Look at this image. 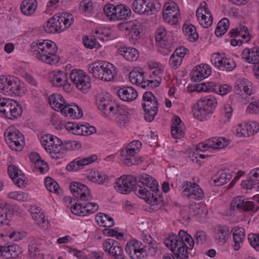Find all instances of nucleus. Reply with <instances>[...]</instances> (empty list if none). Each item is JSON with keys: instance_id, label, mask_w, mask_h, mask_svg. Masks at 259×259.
<instances>
[{"instance_id": "cd10ccee", "label": "nucleus", "mask_w": 259, "mask_h": 259, "mask_svg": "<svg viewBox=\"0 0 259 259\" xmlns=\"http://www.w3.org/2000/svg\"><path fill=\"white\" fill-rule=\"evenodd\" d=\"M8 172L14 183L18 187L24 186L25 184L24 175L15 165H10L8 166Z\"/></svg>"}, {"instance_id": "58836bf2", "label": "nucleus", "mask_w": 259, "mask_h": 259, "mask_svg": "<svg viewBox=\"0 0 259 259\" xmlns=\"http://www.w3.org/2000/svg\"><path fill=\"white\" fill-rule=\"evenodd\" d=\"M234 241V249L238 250L240 248L245 237V230L242 228L235 227L231 231Z\"/></svg>"}, {"instance_id": "5701e85b", "label": "nucleus", "mask_w": 259, "mask_h": 259, "mask_svg": "<svg viewBox=\"0 0 259 259\" xmlns=\"http://www.w3.org/2000/svg\"><path fill=\"white\" fill-rule=\"evenodd\" d=\"M211 62L215 67L223 71H230L236 66V63L233 59L223 58L220 56L212 58Z\"/></svg>"}, {"instance_id": "39448f33", "label": "nucleus", "mask_w": 259, "mask_h": 259, "mask_svg": "<svg viewBox=\"0 0 259 259\" xmlns=\"http://www.w3.org/2000/svg\"><path fill=\"white\" fill-rule=\"evenodd\" d=\"M217 104L216 99L213 96L201 98L197 102V107L193 109L194 116L200 120H204L208 114L212 113Z\"/></svg>"}, {"instance_id": "a19ab883", "label": "nucleus", "mask_w": 259, "mask_h": 259, "mask_svg": "<svg viewBox=\"0 0 259 259\" xmlns=\"http://www.w3.org/2000/svg\"><path fill=\"white\" fill-rule=\"evenodd\" d=\"M229 34L231 37H241L245 40V42H247L250 40L248 28L244 25H238L236 28L231 29Z\"/></svg>"}, {"instance_id": "f257e3e1", "label": "nucleus", "mask_w": 259, "mask_h": 259, "mask_svg": "<svg viewBox=\"0 0 259 259\" xmlns=\"http://www.w3.org/2000/svg\"><path fill=\"white\" fill-rule=\"evenodd\" d=\"M137 178L134 176H122L116 180L114 184V188L116 191L123 194L130 193L132 190H134L136 195L139 197L145 199L146 201H150L152 205H154L159 203L161 201V198L155 197L154 194H151L146 188H143L140 185H137Z\"/></svg>"}, {"instance_id": "72a5a7b5", "label": "nucleus", "mask_w": 259, "mask_h": 259, "mask_svg": "<svg viewBox=\"0 0 259 259\" xmlns=\"http://www.w3.org/2000/svg\"><path fill=\"white\" fill-rule=\"evenodd\" d=\"M232 177V172L229 170H220L213 176L212 179L215 185L222 186L230 181Z\"/></svg>"}, {"instance_id": "393cba45", "label": "nucleus", "mask_w": 259, "mask_h": 259, "mask_svg": "<svg viewBox=\"0 0 259 259\" xmlns=\"http://www.w3.org/2000/svg\"><path fill=\"white\" fill-rule=\"evenodd\" d=\"M97 159V156L95 155L86 158L78 157L68 164L66 169L68 171H77L94 162Z\"/></svg>"}, {"instance_id": "774afa93", "label": "nucleus", "mask_w": 259, "mask_h": 259, "mask_svg": "<svg viewBox=\"0 0 259 259\" xmlns=\"http://www.w3.org/2000/svg\"><path fill=\"white\" fill-rule=\"evenodd\" d=\"M195 239L197 245H202L206 242L207 234L203 231H198L195 235Z\"/></svg>"}, {"instance_id": "79ce46f5", "label": "nucleus", "mask_w": 259, "mask_h": 259, "mask_svg": "<svg viewBox=\"0 0 259 259\" xmlns=\"http://www.w3.org/2000/svg\"><path fill=\"white\" fill-rule=\"evenodd\" d=\"M229 236V229L226 226H218L215 230L214 238L218 243H224Z\"/></svg>"}, {"instance_id": "ea45409f", "label": "nucleus", "mask_w": 259, "mask_h": 259, "mask_svg": "<svg viewBox=\"0 0 259 259\" xmlns=\"http://www.w3.org/2000/svg\"><path fill=\"white\" fill-rule=\"evenodd\" d=\"M37 4L36 0H23L20 5L22 13L26 16L33 15L35 12Z\"/></svg>"}, {"instance_id": "4d7b16f0", "label": "nucleus", "mask_w": 259, "mask_h": 259, "mask_svg": "<svg viewBox=\"0 0 259 259\" xmlns=\"http://www.w3.org/2000/svg\"><path fill=\"white\" fill-rule=\"evenodd\" d=\"M81 145L79 142L75 141H68L62 142L63 154L66 151L76 150L81 148Z\"/></svg>"}, {"instance_id": "bb28decb", "label": "nucleus", "mask_w": 259, "mask_h": 259, "mask_svg": "<svg viewBox=\"0 0 259 259\" xmlns=\"http://www.w3.org/2000/svg\"><path fill=\"white\" fill-rule=\"evenodd\" d=\"M18 90L16 82L11 76H0V92L4 94L12 92L15 93Z\"/></svg>"}, {"instance_id": "1a4fd4ad", "label": "nucleus", "mask_w": 259, "mask_h": 259, "mask_svg": "<svg viewBox=\"0 0 259 259\" xmlns=\"http://www.w3.org/2000/svg\"><path fill=\"white\" fill-rule=\"evenodd\" d=\"M141 147V142L136 140L131 142L124 149L121 151V156L125 157L124 163L125 165L131 166L139 163V158L135 156L139 152Z\"/></svg>"}, {"instance_id": "e433bc0d", "label": "nucleus", "mask_w": 259, "mask_h": 259, "mask_svg": "<svg viewBox=\"0 0 259 259\" xmlns=\"http://www.w3.org/2000/svg\"><path fill=\"white\" fill-rule=\"evenodd\" d=\"M49 103L52 108L62 113V109L66 106L67 103L63 96L59 94H52L49 98Z\"/></svg>"}, {"instance_id": "7c9ffc66", "label": "nucleus", "mask_w": 259, "mask_h": 259, "mask_svg": "<svg viewBox=\"0 0 259 259\" xmlns=\"http://www.w3.org/2000/svg\"><path fill=\"white\" fill-rule=\"evenodd\" d=\"M241 56L247 62L257 64L259 63V48H246L242 51Z\"/></svg>"}, {"instance_id": "dca6fc26", "label": "nucleus", "mask_w": 259, "mask_h": 259, "mask_svg": "<svg viewBox=\"0 0 259 259\" xmlns=\"http://www.w3.org/2000/svg\"><path fill=\"white\" fill-rule=\"evenodd\" d=\"M53 23L55 25L56 33H60L68 28L72 24L74 18L72 15L58 13L51 18Z\"/></svg>"}, {"instance_id": "2f4dec72", "label": "nucleus", "mask_w": 259, "mask_h": 259, "mask_svg": "<svg viewBox=\"0 0 259 259\" xmlns=\"http://www.w3.org/2000/svg\"><path fill=\"white\" fill-rule=\"evenodd\" d=\"M171 133L174 138H180L184 136V125L178 116H175L172 120Z\"/></svg>"}, {"instance_id": "ddd939ff", "label": "nucleus", "mask_w": 259, "mask_h": 259, "mask_svg": "<svg viewBox=\"0 0 259 259\" xmlns=\"http://www.w3.org/2000/svg\"><path fill=\"white\" fill-rule=\"evenodd\" d=\"M231 87L227 84L220 85L215 82L210 81L204 82L197 85L196 90L199 92H213L223 96L231 91Z\"/></svg>"}, {"instance_id": "de8ad7c7", "label": "nucleus", "mask_w": 259, "mask_h": 259, "mask_svg": "<svg viewBox=\"0 0 259 259\" xmlns=\"http://www.w3.org/2000/svg\"><path fill=\"white\" fill-rule=\"evenodd\" d=\"M107 178L104 173L95 170H92L88 176V180L98 184H103Z\"/></svg>"}, {"instance_id": "338daca9", "label": "nucleus", "mask_w": 259, "mask_h": 259, "mask_svg": "<svg viewBox=\"0 0 259 259\" xmlns=\"http://www.w3.org/2000/svg\"><path fill=\"white\" fill-rule=\"evenodd\" d=\"M72 213L76 215L86 216L87 213L84 211V206L79 203H75L70 208Z\"/></svg>"}, {"instance_id": "423d86ee", "label": "nucleus", "mask_w": 259, "mask_h": 259, "mask_svg": "<svg viewBox=\"0 0 259 259\" xmlns=\"http://www.w3.org/2000/svg\"><path fill=\"white\" fill-rule=\"evenodd\" d=\"M142 104L145 115L144 118L147 121H153L158 111V101L151 92H146L143 96Z\"/></svg>"}, {"instance_id": "37998d69", "label": "nucleus", "mask_w": 259, "mask_h": 259, "mask_svg": "<svg viewBox=\"0 0 259 259\" xmlns=\"http://www.w3.org/2000/svg\"><path fill=\"white\" fill-rule=\"evenodd\" d=\"M115 20H126L131 16V11L128 7L124 4L116 6Z\"/></svg>"}, {"instance_id": "680f3d73", "label": "nucleus", "mask_w": 259, "mask_h": 259, "mask_svg": "<svg viewBox=\"0 0 259 259\" xmlns=\"http://www.w3.org/2000/svg\"><path fill=\"white\" fill-rule=\"evenodd\" d=\"M57 138V137L50 134L44 135L41 137L40 140L41 144L46 150L47 147H48V148L51 147L50 145L53 144V142L55 140V138Z\"/></svg>"}, {"instance_id": "7ed1b4c3", "label": "nucleus", "mask_w": 259, "mask_h": 259, "mask_svg": "<svg viewBox=\"0 0 259 259\" xmlns=\"http://www.w3.org/2000/svg\"><path fill=\"white\" fill-rule=\"evenodd\" d=\"M57 47L50 40H38L33 42L30 51L39 61L50 65H55L60 61L57 55Z\"/></svg>"}, {"instance_id": "c03bdc74", "label": "nucleus", "mask_w": 259, "mask_h": 259, "mask_svg": "<svg viewBox=\"0 0 259 259\" xmlns=\"http://www.w3.org/2000/svg\"><path fill=\"white\" fill-rule=\"evenodd\" d=\"M183 30L190 41L194 42L197 40L198 34L195 27L193 25L185 23L183 25Z\"/></svg>"}, {"instance_id": "412c9836", "label": "nucleus", "mask_w": 259, "mask_h": 259, "mask_svg": "<svg viewBox=\"0 0 259 259\" xmlns=\"http://www.w3.org/2000/svg\"><path fill=\"white\" fill-rule=\"evenodd\" d=\"M70 190L73 195L79 200L85 201L92 198L89 189L82 184L73 182L70 185Z\"/></svg>"}, {"instance_id": "b1692460", "label": "nucleus", "mask_w": 259, "mask_h": 259, "mask_svg": "<svg viewBox=\"0 0 259 259\" xmlns=\"http://www.w3.org/2000/svg\"><path fill=\"white\" fill-rule=\"evenodd\" d=\"M211 70L209 65L201 64L195 66L191 73V78L195 82L202 80L211 74Z\"/></svg>"}, {"instance_id": "09e8293b", "label": "nucleus", "mask_w": 259, "mask_h": 259, "mask_svg": "<svg viewBox=\"0 0 259 259\" xmlns=\"http://www.w3.org/2000/svg\"><path fill=\"white\" fill-rule=\"evenodd\" d=\"M209 148L213 149H221L228 145L227 142L223 137H213L208 140Z\"/></svg>"}, {"instance_id": "9b49d317", "label": "nucleus", "mask_w": 259, "mask_h": 259, "mask_svg": "<svg viewBox=\"0 0 259 259\" xmlns=\"http://www.w3.org/2000/svg\"><path fill=\"white\" fill-rule=\"evenodd\" d=\"M48 79L54 87L62 88L67 93L71 92V84L68 82V74L65 71L60 70L52 71L49 73Z\"/></svg>"}, {"instance_id": "603ef678", "label": "nucleus", "mask_w": 259, "mask_h": 259, "mask_svg": "<svg viewBox=\"0 0 259 259\" xmlns=\"http://www.w3.org/2000/svg\"><path fill=\"white\" fill-rule=\"evenodd\" d=\"M6 204L0 203V226L10 224V214H8Z\"/></svg>"}, {"instance_id": "a878e982", "label": "nucleus", "mask_w": 259, "mask_h": 259, "mask_svg": "<svg viewBox=\"0 0 259 259\" xmlns=\"http://www.w3.org/2000/svg\"><path fill=\"white\" fill-rule=\"evenodd\" d=\"M155 40L161 48L169 51L172 45L171 39L166 34L165 29L163 26L158 28L155 33Z\"/></svg>"}, {"instance_id": "3c124183", "label": "nucleus", "mask_w": 259, "mask_h": 259, "mask_svg": "<svg viewBox=\"0 0 259 259\" xmlns=\"http://www.w3.org/2000/svg\"><path fill=\"white\" fill-rule=\"evenodd\" d=\"M83 42L84 46L88 48H98L101 46V43L97 39L95 34L91 36H85L83 38Z\"/></svg>"}, {"instance_id": "e2e57ef3", "label": "nucleus", "mask_w": 259, "mask_h": 259, "mask_svg": "<svg viewBox=\"0 0 259 259\" xmlns=\"http://www.w3.org/2000/svg\"><path fill=\"white\" fill-rule=\"evenodd\" d=\"M115 243V247L113 250V252L111 256H112L114 259H124V254L120 243L117 241H116V243Z\"/></svg>"}, {"instance_id": "a211bd4d", "label": "nucleus", "mask_w": 259, "mask_h": 259, "mask_svg": "<svg viewBox=\"0 0 259 259\" xmlns=\"http://www.w3.org/2000/svg\"><path fill=\"white\" fill-rule=\"evenodd\" d=\"M133 7L134 11L139 14L151 15L156 11L154 0H135Z\"/></svg>"}, {"instance_id": "9d476101", "label": "nucleus", "mask_w": 259, "mask_h": 259, "mask_svg": "<svg viewBox=\"0 0 259 259\" xmlns=\"http://www.w3.org/2000/svg\"><path fill=\"white\" fill-rule=\"evenodd\" d=\"M145 74V72L142 69L135 68L130 73L129 78L133 84L140 85L144 89L157 87L159 85L160 81L157 79L146 80Z\"/></svg>"}, {"instance_id": "c85d7f7f", "label": "nucleus", "mask_w": 259, "mask_h": 259, "mask_svg": "<svg viewBox=\"0 0 259 259\" xmlns=\"http://www.w3.org/2000/svg\"><path fill=\"white\" fill-rule=\"evenodd\" d=\"M119 98L124 101H133L138 97L137 91L133 87H123L117 91Z\"/></svg>"}, {"instance_id": "69168bd1", "label": "nucleus", "mask_w": 259, "mask_h": 259, "mask_svg": "<svg viewBox=\"0 0 259 259\" xmlns=\"http://www.w3.org/2000/svg\"><path fill=\"white\" fill-rule=\"evenodd\" d=\"M248 239L251 246L256 251H259V233L249 234Z\"/></svg>"}, {"instance_id": "aec40b11", "label": "nucleus", "mask_w": 259, "mask_h": 259, "mask_svg": "<svg viewBox=\"0 0 259 259\" xmlns=\"http://www.w3.org/2000/svg\"><path fill=\"white\" fill-rule=\"evenodd\" d=\"M180 10L177 4L173 2L166 3L163 10V17L165 21L171 24L177 21Z\"/></svg>"}, {"instance_id": "4c0bfd02", "label": "nucleus", "mask_w": 259, "mask_h": 259, "mask_svg": "<svg viewBox=\"0 0 259 259\" xmlns=\"http://www.w3.org/2000/svg\"><path fill=\"white\" fill-rule=\"evenodd\" d=\"M234 90L238 94L243 90L246 95L250 96L252 93V83L246 78L237 80L235 82Z\"/></svg>"}, {"instance_id": "052dcab7", "label": "nucleus", "mask_w": 259, "mask_h": 259, "mask_svg": "<svg viewBox=\"0 0 259 259\" xmlns=\"http://www.w3.org/2000/svg\"><path fill=\"white\" fill-rule=\"evenodd\" d=\"M116 241L112 239H108L104 241L103 242L104 250L111 255L115 247V243H116Z\"/></svg>"}, {"instance_id": "f3484780", "label": "nucleus", "mask_w": 259, "mask_h": 259, "mask_svg": "<svg viewBox=\"0 0 259 259\" xmlns=\"http://www.w3.org/2000/svg\"><path fill=\"white\" fill-rule=\"evenodd\" d=\"M196 16L200 24L204 28H208L213 22V17L205 2H202L196 11Z\"/></svg>"}, {"instance_id": "a18cd8bd", "label": "nucleus", "mask_w": 259, "mask_h": 259, "mask_svg": "<svg viewBox=\"0 0 259 259\" xmlns=\"http://www.w3.org/2000/svg\"><path fill=\"white\" fill-rule=\"evenodd\" d=\"M96 220L99 226L104 227H111L115 224L113 218L103 213H98Z\"/></svg>"}, {"instance_id": "f704fd0d", "label": "nucleus", "mask_w": 259, "mask_h": 259, "mask_svg": "<svg viewBox=\"0 0 259 259\" xmlns=\"http://www.w3.org/2000/svg\"><path fill=\"white\" fill-rule=\"evenodd\" d=\"M51 147L46 148V151L51 154V156L55 159H59L63 157L62 142L58 138H55Z\"/></svg>"}, {"instance_id": "f03ea898", "label": "nucleus", "mask_w": 259, "mask_h": 259, "mask_svg": "<svg viewBox=\"0 0 259 259\" xmlns=\"http://www.w3.org/2000/svg\"><path fill=\"white\" fill-rule=\"evenodd\" d=\"M164 243L177 259H187L189 256L188 250H192L194 245L192 237L183 230L179 231L178 236H170L164 240Z\"/></svg>"}, {"instance_id": "864d4df0", "label": "nucleus", "mask_w": 259, "mask_h": 259, "mask_svg": "<svg viewBox=\"0 0 259 259\" xmlns=\"http://www.w3.org/2000/svg\"><path fill=\"white\" fill-rule=\"evenodd\" d=\"M122 26H123L125 30H129L133 37L137 38L140 36V32L139 31V26L134 23H123L122 24Z\"/></svg>"}, {"instance_id": "49530a36", "label": "nucleus", "mask_w": 259, "mask_h": 259, "mask_svg": "<svg viewBox=\"0 0 259 259\" xmlns=\"http://www.w3.org/2000/svg\"><path fill=\"white\" fill-rule=\"evenodd\" d=\"M118 115L117 117V121L119 125L121 127L126 126L128 122V113L125 111L121 107L116 106L115 109V113Z\"/></svg>"}, {"instance_id": "c756f323", "label": "nucleus", "mask_w": 259, "mask_h": 259, "mask_svg": "<svg viewBox=\"0 0 259 259\" xmlns=\"http://www.w3.org/2000/svg\"><path fill=\"white\" fill-rule=\"evenodd\" d=\"M62 110V114L73 119L79 118L83 115L81 109L76 104L67 103L66 106L64 107Z\"/></svg>"}, {"instance_id": "473e14b6", "label": "nucleus", "mask_w": 259, "mask_h": 259, "mask_svg": "<svg viewBox=\"0 0 259 259\" xmlns=\"http://www.w3.org/2000/svg\"><path fill=\"white\" fill-rule=\"evenodd\" d=\"M19 253V246L16 244L0 246V256L3 258H15L18 256Z\"/></svg>"}, {"instance_id": "f8f14e48", "label": "nucleus", "mask_w": 259, "mask_h": 259, "mask_svg": "<svg viewBox=\"0 0 259 259\" xmlns=\"http://www.w3.org/2000/svg\"><path fill=\"white\" fill-rule=\"evenodd\" d=\"M96 105L105 115L115 114L117 105L110 99L109 94H99L96 98Z\"/></svg>"}, {"instance_id": "6ab92c4d", "label": "nucleus", "mask_w": 259, "mask_h": 259, "mask_svg": "<svg viewBox=\"0 0 259 259\" xmlns=\"http://www.w3.org/2000/svg\"><path fill=\"white\" fill-rule=\"evenodd\" d=\"M183 188L184 192H188L187 194L184 195L190 199L199 200L204 197L203 190L195 183L185 181L184 182Z\"/></svg>"}, {"instance_id": "c9c22d12", "label": "nucleus", "mask_w": 259, "mask_h": 259, "mask_svg": "<svg viewBox=\"0 0 259 259\" xmlns=\"http://www.w3.org/2000/svg\"><path fill=\"white\" fill-rule=\"evenodd\" d=\"M117 53L130 61H136L139 56L138 51L134 48L121 47L117 50Z\"/></svg>"}, {"instance_id": "bf43d9fd", "label": "nucleus", "mask_w": 259, "mask_h": 259, "mask_svg": "<svg viewBox=\"0 0 259 259\" xmlns=\"http://www.w3.org/2000/svg\"><path fill=\"white\" fill-rule=\"evenodd\" d=\"M45 184L48 191L51 192L58 193L59 185L53 179L50 177L46 178L45 179Z\"/></svg>"}, {"instance_id": "5fc2aeb1", "label": "nucleus", "mask_w": 259, "mask_h": 259, "mask_svg": "<svg viewBox=\"0 0 259 259\" xmlns=\"http://www.w3.org/2000/svg\"><path fill=\"white\" fill-rule=\"evenodd\" d=\"M94 10V6L92 0H82L79 5V11L85 14L92 13Z\"/></svg>"}, {"instance_id": "2eb2a0df", "label": "nucleus", "mask_w": 259, "mask_h": 259, "mask_svg": "<svg viewBox=\"0 0 259 259\" xmlns=\"http://www.w3.org/2000/svg\"><path fill=\"white\" fill-rule=\"evenodd\" d=\"M140 185L143 187V188H145L144 187L145 186L150 188L152 192L151 193L148 190V191L151 194V195L154 194L155 197L158 198L159 197H160L161 198V201L159 203H158L157 205L160 204L161 203H162L163 200L161 195L158 194V192H159V190L158 189L157 182L152 177L146 174H143L140 175L138 178H137V183L136 185Z\"/></svg>"}, {"instance_id": "4be33fe9", "label": "nucleus", "mask_w": 259, "mask_h": 259, "mask_svg": "<svg viewBox=\"0 0 259 259\" xmlns=\"http://www.w3.org/2000/svg\"><path fill=\"white\" fill-rule=\"evenodd\" d=\"M254 207L253 202L249 201L247 198L242 196L234 198L230 204L231 209L236 211L238 210L248 211L252 210Z\"/></svg>"}, {"instance_id": "6e6552de", "label": "nucleus", "mask_w": 259, "mask_h": 259, "mask_svg": "<svg viewBox=\"0 0 259 259\" xmlns=\"http://www.w3.org/2000/svg\"><path fill=\"white\" fill-rule=\"evenodd\" d=\"M69 77L79 91L87 93L91 88V79L82 70L73 69L70 73Z\"/></svg>"}, {"instance_id": "4468645a", "label": "nucleus", "mask_w": 259, "mask_h": 259, "mask_svg": "<svg viewBox=\"0 0 259 259\" xmlns=\"http://www.w3.org/2000/svg\"><path fill=\"white\" fill-rule=\"evenodd\" d=\"M22 113V108L21 105L16 101L9 99L3 110H1L0 115L14 120L20 117Z\"/></svg>"}, {"instance_id": "20e7f679", "label": "nucleus", "mask_w": 259, "mask_h": 259, "mask_svg": "<svg viewBox=\"0 0 259 259\" xmlns=\"http://www.w3.org/2000/svg\"><path fill=\"white\" fill-rule=\"evenodd\" d=\"M88 67L89 72L95 78L105 81H111L116 74L113 65L105 61L93 62Z\"/></svg>"}, {"instance_id": "0e129e2a", "label": "nucleus", "mask_w": 259, "mask_h": 259, "mask_svg": "<svg viewBox=\"0 0 259 259\" xmlns=\"http://www.w3.org/2000/svg\"><path fill=\"white\" fill-rule=\"evenodd\" d=\"M247 123L244 124H240L236 129L237 135L239 137H249L252 136V133L248 131Z\"/></svg>"}, {"instance_id": "0eeeda50", "label": "nucleus", "mask_w": 259, "mask_h": 259, "mask_svg": "<svg viewBox=\"0 0 259 259\" xmlns=\"http://www.w3.org/2000/svg\"><path fill=\"white\" fill-rule=\"evenodd\" d=\"M4 136L7 144L12 150L20 151L23 149L24 138L18 130L9 127L6 130Z\"/></svg>"}, {"instance_id": "13d9d810", "label": "nucleus", "mask_w": 259, "mask_h": 259, "mask_svg": "<svg viewBox=\"0 0 259 259\" xmlns=\"http://www.w3.org/2000/svg\"><path fill=\"white\" fill-rule=\"evenodd\" d=\"M140 244L141 243L136 240H133L127 242L125 247V250L130 257L133 254V252L137 248L140 247Z\"/></svg>"}, {"instance_id": "6e6d98bb", "label": "nucleus", "mask_w": 259, "mask_h": 259, "mask_svg": "<svg viewBox=\"0 0 259 259\" xmlns=\"http://www.w3.org/2000/svg\"><path fill=\"white\" fill-rule=\"evenodd\" d=\"M92 34H95L97 39L100 42L109 40V34L106 30L102 28H97L92 32Z\"/></svg>"}, {"instance_id": "8fccbe9b", "label": "nucleus", "mask_w": 259, "mask_h": 259, "mask_svg": "<svg viewBox=\"0 0 259 259\" xmlns=\"http://www.w3.org/2000/svg\"><path fill=\"white\" fill-rule=\"evenodd\" d=\"M229 26V20L227 18L222 19L218 24L215 33L217 36H221L227 31Z\"/></svg>"}]
</instances>
